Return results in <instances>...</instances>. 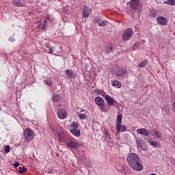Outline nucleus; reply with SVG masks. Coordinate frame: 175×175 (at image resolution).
I'll return each mask as SVG.
<instances>
[{"label":"nucleus","instance_id":"nucleus-1","mask_svg":"<svg viewBox=\"0 0 175 175\" xmlns=\"http://www.w3.org/2000/svg\"><path fill=\"white\" fill-rule=\"evenodd\" d=\"M127 162L133 170L136 172H142L143 170V163L139 160V156L135 153H131L127 157Z\"/></svg>","mask_w":175,"mask_h":175},{"label":"nucleus","instance_id":"nucleus-2","mask_svg":"<svg viewBox=\"0 0 175 175\" xmlns=\"http://www.w3.org/2000/svg\"><path fill=\"white\" fill-rule=\"evenodd\" d=\"M94 102L97 106H98L99 109L103 113H107L110 110V107L107 104H105V100L100 96L96 97Z\"/></svg>","mask_w":175,"mask_h":175},{"label":"nucleus","instance_id":"nucleus-3","mask_svg":"<svg viewBox=\"0 0 175 175\" xmlns=\"http://www.w3.org/2000/svg\"><path fill=\"white\" fill-rule=\"evenodd\" d=\"M23 136L25 137V142L26 143H30L35 137V133L31 129H26L23 132Z\"/></svg>","mask_w":175,"mask_h":175},{"label":"nucleus","instance_id":"nucleus-4","mask_svg":"<svg viewBox=\"0 0 175 175\" xmlns=\"http://www.w3.org/2000/svg\"><path fill=\"white\" fill-rule=\"evenodd\" d=\"M121 124H122V115L120 114L117 116L116 131L118 133H120V132H125L126 131V126L122 125Z\"/></svg>","mask_w":175,"mask_h":175},{"label":"nucleus","instance_id":"nucleus-5","mask_svg":"<svg viewBox=\"0 0 175 175\" xmlns=\"http://www.w3.org/2000/svg\"><path fill=\"white\" fill-rule=\"evenodd\" d=\"M111 72L112 75H115L117 77H122L126 73V70L122 69L121 67H116Z\"/></svg>","mask_w":175,"mask_h":175},{"label":"nucleus","instance_id":"nucleus-6","mask_svg":"<svg viewBox=\"0 0 175 175\" xmlns=\"http://www.w3.org/2000/svg\"><path fill=\"white\" fill-rule=\"evenodd\" d=\"M129 5L132 10H139L140 9V0H131Z\"/></svg>","mask_w":175,"mask_h":175},{"label":"nucleus","instance_id":"nucleus-7","mask_svg":"<svg viewBox=\"0 0 175 175\" xmlns=\"http://www.w3.org/2000/svg\"><path fill=\"white\" fill-rule=\"evenodd\" d=\"M133 36V30L132 29L129 28L125 30V31L122 34V40L124 41L129 40Z\"/></svg>","mask_w":175,"mask_h":175},{"label":"nucleus","instance_id":"nucleus-8","mask_svg":"<svg viewBox=\"0 0 175 175\" xmlns=\"http://www.w3.org/2000/svg\"><path fill=\"white\" fill-rule=\"evenodd\" d=\"M104 98H105L106 102L107 103V104L109 105V106H115L116 107V106H117V105H118V102L116 101L109 95L105 94L104 96Z\"/></svg>","mask_w":175,"mask_h":175},{"label":"nucleus","instance_id":"nucleus-9","mask_svg":"<svg viewBox=\"0 0 175 175\" xmlns=\"http://www.w3.org/2000/svg\"><path fill=\"white\" fill-rule=\"evenodd\" d=\"M67 147H70V148L75 149L80 146V144L77 142H75L72 139H70L66 142Z\"/></svg>","mask_w":175,"mask_h":175},{"label":"nucleus","instance_id":"nucleus-10","mask_svg":"<svg viewBox=\"0 0 175 175\" xmlns=\"http://www.w3.org/2000/svg\"><path fill=\"white\" fill-rule=\"evenodd\" d=\"M51 130L53 132V135L57 137V136L62 132L63 131L62 127L59 125H55L51 126Z\"/></svg>","mask_w":175,"mask_h":175},{"label":"nucleus","instance_id":"nucleus-11","mask_svg":"<svg viewBox=\"0 0 175 175\" xmlns=\"http://www.w3.org/2000/svg\"><path fill=\"white\" fill-rule=\"evenodd\" d=\"M57 114L58 118H59L60 120H65V118L68 117V112H66V111L64 109H59L57 111Z\"/></svg>","mask_w":175,"mask_h":175},{"label":"nucleus","instance_id":"nucleus-12","mask_svg":"<svg viewBox=\"0 0 175 175\" xmlns=\"http://www.w3.org/2000/svg\"><path fill=\"white\" fill-rule=\"evenodd\" d=\"M137 133L138 135H142V136L150 137V131L145 128L137 129Z\"/></svg>","mask_w":175,"mask_h":175},{"label":"nucleus","instance_id":"nucleus-13","mask_svg":"<svg viewBox=\"0 0 175 175\" xmlns=\"http://www.w3.org/2000/svg\"><path fill=\"white\" fill-rule=\"evenodd\" d=\"M92 12V10H91V8H88L87 5H85L83 10V17H85V18L90 17V14H91Z\"/></svg>","mask_w":175,"mask_h":175},{"label":"nucleus","instance_id":"nucleus-14","mask_svg":"<svg viewBox=\"0 0 175 175\" xmlns=\"http://www.w3.org/2000/svg\"><path fill=\"white\" fill-rule=\"evenodd\" d=\"M56 137H58L57 140L60 143H62V142L65 143L68 142L66 141V134L64 133V131H62Z\"/></svg>","mask_w":175,"mask_h":175},{"label":"nucleus","instance_id":"nucleus-15","mask_svg":"<svg viewBox=\"0 0 175 175\" xmlns=\"http://www.w3.org/2000/svg\"><path fill=\"white\" fill-rule=\"evenodd\" d=\"M56 137H58L57 140L60 143H62V142L65 143L68 142L66 141V134L64 133V131H62Z\"/></svg>","mask_w":175,"mask_h":175},{"label":"nucleus","instance_id":"nucleus-16","mask_svg":"<svg viewBox=\"0 0 175 175\" xmlns=\"http://www.w3.org/2000/svg\"><path fill=\"white\" fill-rule=\"evenodd\" d=\"M157 21L158 24H160L161 25H167V19L163 16H158L157 18Z\"/></svg>","mask_w":175,"mask_h":175},{"label":"nucleus","instance_id":"nucleus-17","mask_svg":"<svg viewBox=\"0 0 175 175\" xmlns=\"http://www.w3.org/2000/svg\"><path fill=\"white\" fill-rule=\"evenodd\" d=\"M151 135L154 137H157V139H161V137H162V133H161V131H159L157 129H154L151 131Z\"/></svg>","mask_w":175,"mask_h":175},{"label":"nucleus","instance_id":"nucleus-18","mask_svg":"<svg viewBox=\"0 0 175 175\" xmlns=\"http://www.w3.org/2000/svg\"><path fill=\"white\" fill-rule=\"evenodd\" d=\"M66 73L68 79H76V74L71 70H66Z\"/></svg>","mask_w":175,"mask_h":175},{"label":"nucleus","instance_id":"nucleus-19","mask_svg":"<svg viewBox=\"0 0 175 175\" xmlns=\"http://www.w3.org/2000/svg\"><path fill=\"white\" fill-rule=\"evenodd\" d=\"M70 133L72 135H74V136H76V137H80V135H81V131L80 129L77 130H70Z\"/></svg>","mask_w":175,"mask_h":175},{"label":"nucleus","instance_id":"nucleus-20","mask_svg":"<svg viewBox=\"0 0 175 175\" xmlns=\"http://www.w3.org/2000/svg\"><path fill=\"white\" fill-rule=\"evenodd\" d=\"M46 27H47V24L46 23H43L41 19L38 22V29H46Z\"/></svg>","mask_w":175,"mask_h":175},{"label":"nucleus","instance_id":"nucleus-21","mask_svg":"<svg viewBox=\"0 0 175 175\" xmlns=\"http://www.w3.org/2000/svg\"><path fill=\"white\" fill-rule=\"evenodd\" d=\"M111 85L115 87V88H121V82L117 80L112 81Z\"/></svg>","mask_w":175,"mask_h":175},{"label":"nucleus","instance_id":"nucleus-22","mask_svg":"<svg viewBox=\"0 0 175 175\" xmlns=\"http://www.w3.org/2000/svg\"><path fill=\"white\" fill-rule=\"evenodd\" d=\"M79 128V124L77 122H74L70 125V131H75L78 129Z\"/></svg>","mask_w":175,"mask_h":175},{"label":"nucleus","instance_id":"nucleus-23","mask_svg":"<svg viewBox=\"0 0 175 175\" xmlns=\"http://www.w3.org/2000/svg\"><path fill=\"white\" fill-rule=\"evenodd\" d=\"M51 21H53V19H51V17H50V16H46L44 18L42 19V23H46V24H48V23H51Z\"/></svg>","mask_w":175,"mask_h":175},{"label":"nucleus","instance_id":"nucleus-24","mask_svg":"<svg viewBox=\"0 0 175 175\" xmlns=\"http://www.w3.org/2000/svg\"><path fill=\"white\" fill-rule=\"evenodd\" d=\"M113 46H110V45H107L105 47V53L106 54H110V53H113Z\"/></svg>","mask_w":175,"mask_h":175},{"label":"nucleus","instance_id":"nucleus-25","mask_svg":"<svg viewBox=\"0 0 175 175\" xmlns=\"http://www.w3.org/2000/svg\"><path fill=\"white\" fill-rule=\"evenodd\" d=\"M13 5H14V6H24L21 0H13Z\"/></svg>","mask_w":175,"mask_h":175},{"label":"nucleus","instance_id":"nucleus-26","mask_svg":"<svg viewBox=\"0 0 175 175\" xmlns=\"http://www.w3.org/2000/svg\"><path fill=\"white\" fill-rule=\"evenodd\" d=\"M147 64H148V62L147 61V59H144L142 62L138 64V68H144V66H146Z\"/></svg>","mask_w":175,"mask_h":175},{"label":"nucleus","instance_id":"nucleus-27","mask_svg":"<svg viewBox=\"0 0 175 175\" xmlns=\"http://www.w3.org/2000/svg\"><path fill=\"white\" fill-rule=\"evenodd\" d=\"M61 99V96H59V94H55L53 96V102H58V100H59Z\"/></svg>","mask_w":175,"mask_h":175},{"label":"nucleus","instance_id":"nucleus-28","mask_svg":"<svg viewBox=\"0 0 175 175\" xmlns=\"http://www.w3.org/2000/svg\"><path fill=\"white\" fill-rule=\"evenodd\" d=\"M44 84H46V85H47L48 87H51V85H53V81H51V79H46L44 81Z\"/></svg>","mask_w":175,"mask_h":175},{"label":"nucleus","instance_id":"nucleus-29","mask_svg":"<svg viewBox=\"0 0 175 175\" xmlns=\"http://www.w3.org/2000/svg\"><path fill=\"white\" fill-rule=\"evenodd\" d=\"M149 143H150V146H152V147H154V148L159 147V144H158V142H157L155 141H150L149 140Z\"/></svg>","mask_w":175,"mask_h":175},{"label":"nucleus","instance_id":"nucleus-30","mask_svg":"<svg viewBox=\"0 0 175 175\" xmlns=\"http://www.w3.org/2000/svg\"><path fill=\"white\" fill-rule=\"evenodd\" d=\"M165 5H175V0H167L164 1Z\"/></svg>","mask_w":175,"mask_h":175},{"label":"nucleus","instance_id":"nucleus-31","mask_svg":"<svg viewBox=\"0 0 175 175\" xmlns=\"http://www.w3.org/2000/svg\"><path fill=\"white\" fill-rule=\"evenodd\" d=\"M18 172H19L21 174L25 173L27 172V168H25V167H19Z\"/></svg>","mask_w":175,"mask_h":175},{"label":"nucleus","instance_id":"nucleus-32","mask_svg":"<svg viewBox=\"0 0 175 175\" xmlns=\"http://www.w3.org/2000/svg\"><path fill=\"white\" fill-rule=\"evenodd\" d=\"M93 21H94V23H95L96 24H99V23H100V18L96 16L93 18Z\"/></svg>","mask_w":175,"mask_h":175},{"label":"nucleus","instance_id":"nucleus-33","mask_svg":"<svg viewBox=\"0 0 175 175\" xmlns=\"http://www.w3.org/2000/svg\"><path fill=\"white\" fill-rule=\"evenodd\" d=\"M98 25H99V27H105V26L107 25V21H104L102 22L100 21V23H98Z\"/></svg>","mask_w":175,"mask_h":175},{"label":"nucleus","instance_id":"nucleus-34","mask_svg":"<svg viewBox=\"0 0 175 175\" xmlns=\"http://www.w3.org/2000/svg\"><path fill=\"white\" fill-rule=\"evenodd\" d=\"M79 117L81 120H87V116L84 113H79Z\"/></svg>","mask_w":175,"mask_h":175},{"label":"nucleus","instance_id":"nucleus-35","mask_svg":"<svg viewBox=\"0 0 175 175\" xmlns=\"http://www.w3.org/2000/svg\"><path fill=\"white\" fill-rule=\"evenodd\" d=\"M5 152H10V146H5L4 148Z\"/></svg>","mask_w":175,"mask_h":175},{"label":"nucleus","instance_id":"nucleus-36","mask_svg":"<svg viewBox=\"0 0 175 175\" xmlns=\"http://www.w3.org/2000/svg\"><path fill=\"white\" fill-rule=\"evenodd\" d=\"M12 166H14V167H18V166H20V163L16 161L14 164H12Z\"/></svg>","mask_w":175,"mask_h":175},{"label":"nucleus","instance_id":"nucleus-37","mask_svg":"<svg viewBox=\"0 0 175 175\" xmlns=\"http://www.w3.org/2000/svg\"><path fill=\"white\" fill-rule=\"evenodd\" d=\"M27 53H28V51L27 50H25L23 51H19V53L21 54L22 55H25L27 54Z\"/></svg>","mask_w":175,"mask_h":175},{"label":"nucleus","instance_id":"nucleus-38","mask_svg":"<svg viewBox=\"0 0 175 175\" xmlns=\"http://www.w3.org/2000/svg\"><path fill=\"white\" fill-rule=\"evenodd\" d=\"M172 110H173V111H174V113H175V101H174V103L172 104Z\"/></svg>","mask_w":175,"mask_h":175},{"label":"nucleus","instance_id":"nucleus-39","mask_svg":"<svg viewBox=\"0 0 175 175\" xmlns=\"http://www.w3.org/2000/svg\"><path fill=\"white\" fill-rule=\"evenodd\" d=\"M49 54H53V49H50L49 51Z\"/></svg>","mask_w":175,"mask_h":175},{"label":"nucleus","instance_id":"nucleus-40","mask_svg":"<svg viewBox=\"0 0 175 175\" xmlns=\"http://www.w3.org/2000/svg\"><path fill=\"white\" fill-rule=\"evenodd\" d=\"M14 39H11V40H10V41H11V42H14Z\"/></svg>","mask_w":175,"mask_h":175}]
</instances>
